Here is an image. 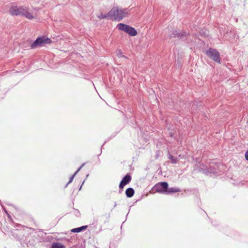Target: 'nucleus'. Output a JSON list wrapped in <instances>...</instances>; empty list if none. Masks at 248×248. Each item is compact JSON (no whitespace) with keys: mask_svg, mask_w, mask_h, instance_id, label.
<instances>
[{"mask_svg":"<svg viewBox=\"0 0 248 248\" xmlns=\"http://www.w3.org/2000/svg\"><path fill=\"white\" fill-rule=\"evenodd\" d=\"M184 36H186V33L185 32H179L177 30H175L173 31L171 37H177L179 39H181L182 37Z\"/></svg>","mask_w":248,"mask_h":248,"instance_id":"nucleus-8","label":"nucleus"},{"mask_svg":"<svg viewBox=\"0 0 248 248\" xmlns=\"http://www.w3.org/2000/svg\"><path fill=\"white\" fill-rule=\"evenodd\" d=\"M159 154H160V152L159 151H157L156 152V156H158L159 155Z\"/></svg>","mask_w":248,"mask_h":248,"instance_id":"nucleus-19","label":"nucleus"},{"mask_svg":"<svg viewBox=\"0 0 248 248\" xmlns=\"http://www.w3.org/2000/svg\"><path fill=\"white\" fill-rule=\"evenodd\" d=\"M117 56L119 57V58H127L126 57H125V56H124L123 54V52H122V51L121 50H117Z\"/></svg>","mask_w":248,"mask_h":248,"instance_id":"nucleus-15","label":"nucleus"},{"mask_svg":"<svg viewBox=\"0 0 248 248\" xmlns=\"http://www.w3.org/2000/svg\"><path fill=\"white\" fill-rule=\"evenodd\" d=\"M63 245L60 243H55L53 244L52 248H63Z\"/></svg>","mask_w":248,"mask_h":248,"instance_id":"nucleus-16","label":"nucleus"},{"mask_svg":"<svg viewBox=\"0 0 248 248\" xmlns=\"http://www.w3.org/2000/svg\"><path fill=\"white\" fill-rule=\"evenodd\" d=\"M51 43L50 39L45 36L38 37L31 45V49H35L41 47L45 44H49Z\"/></svg>","mask_w":248,"mask_h":248,"instance_id":"nucleus-3","label":"nucleus"},{"mask_svg":"<svg viewBox=\"0 0 248 248\" xmlns=\"http://www.w3.org/2000/svg\"><path fill=\"white\" fill-rule=\"evenodd\" d=\"M116 206H117V204H116V202H115V204H114V207H116Z\"/></svg>","mask_w":248,"mask_h":248,"instance_id":"nucleus-20","label":"nucleus"},{"mask_svg":"<svg viewBox=\"0 0 248 248\" xmlns=\"http://www.w3.org/2000/svg\"><path fill=\"white\" fill-rule=\"evenodd\" d=\"M180 190L179 188L177 187H170L169 188H168L167 190V193L169 194L171 193H175L180 192Z\"/></svg>","mask_w":248,"mask_h":248,"instance_id":"nucleus-12","label":"nucleus"},{"mask_svg":"<svg viewBox=\"0 0 248 248\" xmlns=\"http://www.w3.org/2000/svg\"><path fill=\"white\" fill-rule=\"evenodd\" d=\"M87 228V226H83L80 227L73 229L71 230V232H79L85 230Z\"/></svg>","mask_w":248,"mask_h":248,"instance_id":"nucleus-11","label":"nucleus"},{"mask_svg":"<svg viewBox=\"0 0 248 248\" xmlns=\"http://www.w3.org/2000/svg\"><path fill=\"white\" fill-rule=\"evenodd\" d=\"M134 190L133 188L129 187L125 191V194L128 198L132 197L134 194Z\"/></svg>","mask_w":248,"mask_h":248,"instance_id":"nucleus-9","label":"nucleus"},{"mask_svg":"<svg viewBox=\"0 0 248 248\" xmlns=\"http://www.w3.org/2000/svg\"><path fill=\"white\" fill-rule=\"evenodd\" d=\"M168 187V184L167 182H161L156 184L154 187V190L159 193L166 192Z\"/></svg>","mask_w":248,"mask_h":248,"instance_id":"nucleus-6","label":"nucleus"},{"mask_svg":"<svg viewBox=\"0 0 248 248\" xmlns=\"http://www.w3.org/2000/svg\"><path fill=\"white\" fill-rule=\"evenodd\" d=\"M117 28L120 31H124L131 36H135L137 34V31L134 28L123 23L118 24Z\"/></svg>","mask_w":248,"mask_h":248,"instance_id":"nucleus-4","label":"nucleus"},{"mask_svg":"<svg viewBox=\"0 0 248 248\" xmlns=\"http://www.w3.org/2000/svg\"><path fill=\"white\" fill-rule=\"evenodd\" d=\"M211 167H212V166H210V171L211 173H217V171L216 170H212L211 169Z\"/></svg>","mask_w":248,"mask_h":248,"instance_id":"nucleus-17","label":"nucleus"},{"mask_svg":"<svg viewBox=\"0 0 248 248\" xmlns=\"http://www.w3.org/2000/svg\"><path fill=\"white\" fill-rule=\"evenodd\" d=\"M168 158L171 160V163L173 164L176 163L178 161L177 158L176 157H175L170 154H169Z\"/></svg>","mask_w":248,"mask_h":248,"instance_id":"nucleus-14","label":"nucleus"},{"mask_svg":"<svg viewBox=\"0 0 248 248\" xmlns=\"http://www.w3.org/2000/svg\"><path fill=\"white\" fill-rule=\"evenodd\" d=\"M206 55L214 61L220 63V58L219 52L214 48H209L206 52Z\"/></svg>","mask_w":248,"mask_h":248,"instance_id":"nucleus-5","label":"nucleus"},{"mask_svg":"<svg viewBox=\"0 0 248 248\" xmlns=\"http://www.w3.org/2000/svg\"><path fill=\"white\" fill-rule=\"evenodd\" d=\"M129 12L128 8L114 6L109 11L108 16L110 20L120 21L128 16Z\"/></svg>","mask_w":248,"mask_h":248,"instance_id":"nucleus-1","label":"nucleus"},{"mask_svg":"<svg viewBox=\"0 0 248 248\" xmlns=\"http://www.w3.org/2000/svg\"><path fill=\"white\" fill-rule=\"evenodd\" d=\"M9 12L13 16H22L29 19L34 18L32 15L24 7L12 6L10 8Z\"/></svg>","mask_w":248,"mask_h":248,"instance_id":"nucleus-2","label":"nucleus"},{"mask_svg":"<svg viewBox=\"0 0 248 248\" xmlns=\"http://www.w3.org/2000/svg\"><path fill=\"white\" fill-rule=\"evenodd\" d=\"M109 15V12L107 14H104L102 13L98 14L97 15V16L99 19H104V18H107L108 19H110V16H108Z\"/></svg>","mask_w":248,"mask_h":248,"instance_id":"nucleus-13","label":"nucleus"},{"mask_svg":"<svg viewBox=\"0 0 248 248\" xmlns=\"http://www.w3.org/2000/svg\"><path fill=\"white\" fill-rule=\"evenodd\" d=\"M85 165V163H83L81 165V166L74 173V174L70 177L69 180V182H68V183L66 184V186H68V185H69L70 183H71L75 176H76V175L78 172V171L80 170V169L84 166Z\"/></svg>","mask_w":248,"mask_h":248,"instance_id":"nucleus-10","label":"nucleus"},{"mask_svg":"<svg viewBox=\"0 0 248 248\" xmlns=\"http://www.w3.org/2000/svg\"><path fill=\"white\" fill-rule=\"evenodd\" d=\"M245 158L248 161V150L245 153Z\"/></svg>","mask_w":248,"mask_h":248,"instance_id":"nucleus-18","label":"nucleus"},{"mask_svg":"<svg viewBox=\"0 0 248 248\" xmlns=\"http://www.w3.org/2000/svg\"><path fill=\"white\" fill-rule=\"evenodd\" d=\"M131 176L127 174L121 180L119 185V188L122 189L126 185L128 184L131 181Z\"/></svg>","mask_w":248,"mask_h":248,"instance_id":"nucleus-7","label":"nucleus"}]
</instances>
